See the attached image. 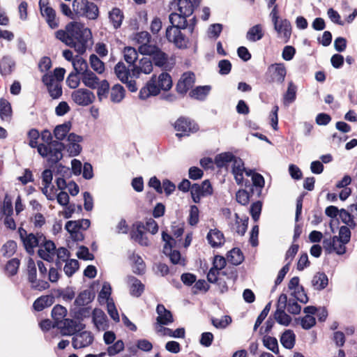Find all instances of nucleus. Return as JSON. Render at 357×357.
<instances>
[{"label": "nucleus", "mask_w": 357, "mask_h": 357, "mask_svg": "<svg viewBox=\"0 0 357 357\" xmlns=\"http://www.w3.org/2000/svg\"><path fill=\"white\" fill-rule=\"evenodd\" d=\"M158 84L160 89L163 91H169L172 86V79L171 75L167 73L163 72L158 76Z\"/></svg>", "instance_id": "obj_42"}, {"label": "nucleus", "mask_w": 357, "mask_h": 357, "mask_svg": "<svg viewBox=\"0 0 357 357\" xmlns=\"http://www.w3.org/2000/svg\"><path fill=\"white\" fill-rule=\"evenodd\" d=\"M162 240L165 242L163 247V253L169 257L171 262L174 264L185 266V259L181 258L180 252L172 249V243L175 241L172 236L165 231H162Z\"/></svg>", "instance_id": "obj_7"}, {"label": "nucleus", "mask_w": 357, "mask_h": 357, "mask_svg": "<svg viewBox=\"0 0 357 357\" xmlns=\"http://www.w3.org/2000/svg\"><path fill=\"white\" fill-rule=\"evenodd\" d=\"M337 243H338L337 236L324 238L323 241V247L325 251L328 254L335 252L338 255H344L346 252V247H344L342 244V245L337 246Z\"/></svg>", "instance_id": "obj_16"}, {"label": "nucleus", "mask_w": 357, "mask_h": 357, "mask_svg": "<svg viewBox=\"0 0 357 357\" xmlns=\"http://www.w3.org/2000/svg\"><path fill=\"white\" fill-rule=\"evenodd\" d=\"M18 233L26 250L29 253L33 252V248L42 245L45 240V236L43 234H37V236L32 233L28 234L22 227L18 229Z\"/></svg>", "instance_id": "obj_8"}, {"label": "nucleus", "mask_w": 357, "mask_h": 357, "mask_svg": "<svg viewBox=\"0 0 357 357\" xmlns=\"http://www.w3.org/2000/svg\"><path fill=\"white\" fill-rule=\"evenodd\" d=\"M93 341V336L89 331H82L75 333L72 345L75 349H81L89 346Z\"/></svg>", "instance_id": "obj_14"}, {"label": "nucleus", "mask_w": 357, "mask_h": 357, "mask_svg": "<svg viewBox=\"0 0 357 357\" xmlns=\"http://www.w3.org/2000/svg\"><path fill=\"white\" fill-rule=\"evenodd\" d=\"M58 296L61 297L63 301L66 302L71 301L75 296V291L71 287H68L65 289H59L57 291Z\"/></svg>", "instance_id": "obj_56"}, {"label": "nucleus", "mask_w": 357, "mask_h": 357, "mask_svg": "<svg viewBox=\"0 0 357 357\" xmlns=\"http://www.w3.org/2000/svg\"><path fill=\"white\" fill-rule=\"evenodd\" d=\"M130 260L132 261V271L135 274L142 275L145 271V264L142 258L138 255L133 254L130 257Z\"/></svg>", "instance_id": "obj_39"}, {"label": "nucleus", "mask_w": 357, "mask_h": 357, "mask_svg": "<svg viewBox=\"0 0 357 357\" xmlns=\"http://www.w3.org/2000/svg\"><path fill=\"white\" fill-rule=\"evenodd\" d=\"M66 315V308L61 305H56L52 310V317L54 322V326L56 327L58 324H60L63 321Z\"/></svg>", "instance_id": "obj_33"}, {"label": "nucleus", "mask_w": 357, "mask_h": 357, "mask_svg": "<svg viewBox=\"0 0 357 357\" xmlns=\"http://www.w3.org/2000/svg\"><path fill=\"white\" fill-rule=\"evenodd\" d=\"M272 18V22L274 24V29L278 33H283V38L284 43H288L291 35V24L289 20L284 19L278 24V6L275 5L270 13Z\"/></svg>", "instance_id": "obj_5"}, {"label": "nucleus", "mask_w": 357, "mask_h": 357, "mask_svg": "<svg viewBox=\"0 0 357 357\" xmlns=\"http://www.w3.org/2000/svg\"><path fill=\"white\" fill-rule=\"evenodd\" d=\"M20 261L17 258H13L8 261L6 265V272L10 275H15L18 271Z\"/></svg>", "instance_id": "obj_57"}, {"label": "nucleus", "mask_w": 357, "mask_h": 357, "mask_svg": "<svg viewBox=\"0 0 357 357\" xmlns=\"http://www.w3.org/2000/svg\"><path fill=\"white\" fill-rule=\"evenodd\" d=\"M78 75H79V72L78 70H77V72L74 71L70 73L66 79V84L69 88L75 89L79 86L80 79L77 78Z\"/></svg>", "instance_id": "obj_63"}, {"label": "nucleus", "mask_w": 357, "mask_h": 357, "mask_svg": "<svg viewBox=\"0 0 357 357\" xmlns=\"http://www.w3.org/2000/svg\"><path fill=\"white\" fill-rule=\"evenodd\" d=\"M43 83L47 86L50 96L53 99H58L62 96V87L59 83L54 86L53 76L49 73H45L42 77Z\"/></svg>", "instance_id": "obj_13"}, {"label": "nucleus", "mask_w": 357, "mask_h": 357, "mask_svg": "<svg viewBox=\"0 0 357 357\" xmlns=\"http://www.w3.org/2000/svg\"><path fill=\"white\" fill-rule=\"evenodd\" d=\"M124 59L131 65H134L138 58V51L133 47L127 46L123 48Z\"/></svg>", "instance_id": "obj_40"}, {"label": "nucleus", "mask_w": 357, "mask_h": 357, "mask_svg": "<svg viewBox=\"0 0 357 357\" xmlns=\"http://www.w3.org/2000/svg\"><path fill=\"white\" fill-rule=\"evenodd\" d=\"M66 29L70 32V38L74 44V45H71L70 47L74 48L78 54H84L88 47L89 40L93 38L91 29L85 27L84 23L75 21L67 24Z\"/></svg>", "instance_id": "obj_1"}, {"label": "nucleus", "mask_w": 357, "mask_h": 357, "mask_svg": "<svg viewBox=\"0 0 357 357\" xmlns=\"http://www.w3.org/2000/svg\"><path fill=\"white\" fill-rule=\"evenodd\" d=\"M264 36L261 24H256L252 26L246 34V38L248 40L255 42L261 40Z\"/></svg>", "instance_id": "obj_37"}, {"label": "nucleus", "mask_w": 357, "mask_h": 357, "mask_svg": "<svg viewBox=\"0 0 357 357\" xmlns=\"http://www.w3.org/2000/svg\"><path fill=\"white\" fill-rule=\"evenodd\" d=\"M12 114V108L10 103L4 98L0 99V116L1 119L6 117H10Z\"/></svg>", "instance_id": "obj_51"}, {"label": "nucleus", "mask_w": 357, "mask_h": 357, "mask_svg": "<svg viewBox=\"0 0 357 357\" xmlns=\"http://www.w3.org/2000/svg\"><path fill=\"white\" fill-rule=\"evenodd\" d=\"M92 321L98 331H105L108 328L107 316L101 309L95 308L92 311Z\"/></svg>", "instance_id": "obj_17"}, {"label": "nucleus", "mask_w": 357, "mask_h": 357, "mask_svg": "<svg viewBox=\"0 0 357 357\" xmlns=\"http://www.w3.org/2000/svg\"><path fill=\"white\" fill-rule=\"evenodd\" d=\"M236 155L231 152H224L215 155L214 162L219 169L227 167L229 162L235 160Z\"/></svg>", "instance_id": "obj_26"}, {"label": "nucleus", "mask_w": 357, "mask_h": 357, "mask_svg": "<svg viewBox=\"0 0 357 357\" xmlns=\"http://www.w3.org/2000/svg\"><path fill=\"white\" fill-rule=\"evenodd\" d=\"M95 298V293L91 289H85L81 291L74 301V305L77 307L86 306L91 303Z\"/></svg>", "instance_id": "obj_20"}, {"label": "nucleus", "mask_w": 357, "mask_h": 357, "mask_svg": "<svg viewBox=\"0 0 357 357\" xmlns=\"http://www.w3.org/2000/svg\"><path fill=\"white\" fill-rule=\"evenodd\" d=\"M67 140L68 142V152L69 156L74 157L79 155L82 151V147L79 143L83 141V137L74 132H70L68 135Z\"/></svg>", "instance_id": "obj_11"}, {"label": "nucleus", "mask_w": 357, "mask_h": 357, "mask_svg": "<svg viewBox=\"0 0 357 357\" xmlns=\"http://www.w3.org/2000/svg\"><path fill=\"white\" fill-rule=\"evenodd\" d=\"M73 66L74 71L77 72V70H78L81 75L84 70H89L86 60L78 56L73 61Z\"/></svg>", "instance_id": "obj_59"}, {"label": "nucleus", "mask_w": 357, "mask_h": 357, "mask_svg": "<svg viewBox=\"0 0 357 357\" xmlns=\"http://www.w3.org/2000/svg\"><path fill=\"white\" fill-rule=\"evenodd\" d=\"M55 36L57 39H59L70 47L71 45H74V44L73 43V40L70 38V32H68L66 30H58L55 32Z\"/></svg>", "instance_id": "obj_61"}, {"label": "nucleus", "mask_w": 357, "mask_h": 357, "mask_svg": "<svg viewBox=\"0 0 357 357\" xmlns=\"http://www.w3.org/2000/svg\"><path fill=\"white\" fill-rule=\"evenodd\" d=\"M89 225H65V227L74 241H81L84 239V235L80 231L81 229H87Z\"/></svg>", "instance_id": "obj_23"}, {"label": "nucleus", "mask_w": 357, "mask_h": 357, "mask_svg": "<svg viewBox=\"0 0 357 357\" xmlns=\"http://www.w3.org/2000/svg\"><path fill=\"white\" fill-rule=\"evenodd\" d=\"M136 229L130 231V237L141 244H144L143 234L145 230H149L152 234L158 231V225H137ZM146 244V243H144Z\"/></svg>", "instance_id": "obj_15"}, {"label": "nucleus", "mask_w": 357, "mask_h": 357, "mask_svg": "<svg viewBox=\"0 0 357 357\" xmlns=\"http://www.w3.org/2000/svg\"><path fill=\"white\" fill-rule=\"evenodd\" d=\"M174 129L178 131L176 136L181 139L183 137H188L199 130V126L194 121L185 116L179 117L174 125Z\"/></svg>", "instance_id": "obj_4"}, {"label": "nucleus", "mask_w": 357, "mask_h": 357, "mask_svg": "<svg viewBox=\"0 0 357 357\" xmlns=\"http://www.w3.org/2000/svg\"><path fill=\"white\" fill-rule=\"evenodd\" d=\"M264 347L275 354L279 353L278 340L275 337L265 335L263 338Z\"/></svg>", "instance_id": "obj_52"}, {"label": "nucleus", "mask_w": 357, "mask_h": 357, "mask_svg": "<svg viewBox=\"0 0 357 357\" xmlns=\"http://www.w3.org/2000/svg\"><path fill=\"white\" fill-rule=\"evenodd\" d=\"M264 184V178L261 174L257 173L253 175V178H252V187H255L256 188L257 197H261Z\"/></svg>", "instance_id": "obj_46"}, {"label": "nucleus", "mask_w": 357, "mask_h": 357, "mask_svg": "<svg viewBox=\"0 0 357 357\" xmlns=\"http://www.w3.org/2000/svg\"><path fill=\"white\" fill-rule=\"evenodd\" d=\"M90 65L92 69L98 74H102L105 71V63L98 56L92 54L89 56Z\"/></svg>", "instance_id": "obj_44"}, {"label": "nucleus", "mask_w": 357, "mask_h": 357, "mask_svg": "<svg viewBox=\"0 0 357 357\" xmlns=\"http://www.w3.org/2000/svg\"><path fill=\"white\" fill-rule=\"evenodd\" d=\"M268 72L271 73V79H267L269 83L277 82L279 84H282L284 81L287 70L284 63H274L271 64L268 68Z\"/></svg>", "instance_id": "obj_12"}, {"label": "nucleus", "mask_w": 357, "mask_h": 357, "mask_svg": "<svg viewBox=\"0 0 357 357\" xmlns=\"http://www.w3.org/2000/svg\"><path fill=\"white\" fill-rule=\"evenodd\" d=\"M262 208V202L261 201H256L255 202L252 203L250 212L252 215V218L254 220V222H257L259 220V215L261 214Z\"/></svg>", "instance_id": "obj_64"}, {"label": "nucleus", "mask_w": 357, "mask_h": 357, "mask_svg": "<svg viewBox=\"0 0 357 357\" xmlns=\"http://www.w3.org/2000/svg\"><path fill=\"white\" fill-rule=\"evenodd\" d=\"M128 282L130 284V294L131 296L138 298L144 291V285L137 278L129 276L128 278Z\"/></svg>", "instance_id": "obj_24"}, {"label": "nucleus", "mask_w": 357, "mask_h": 357, "mask_svg": "<svg viewBox=\"0 0 357 357\" xmlns=\"http://www.w3.org/2000/svg\"><path fill=\"white\" fill-rule=\"evenodd\" d=\"M41 15L46 18V22L51 29H56L59 26L56 11L52 7L46 6Z\"/></svg>", "instance_id": "obj_30"}, {"label": "nucleus", "mask_w": 357, "mask_h": 357, "mask_svg": "<svg viewBox=\"0 0 357 357\" xmlns=\"http://www.w3.org/2000/svg\"><path fill=\"white\" fill-rule=\"evenodd\" d=\"M188 27V20H185L182 24L173 22V24L168 26L165 31V38L169 43L179 50H185L188 47L190 43L189 38L181 32Z\"/></svg>", "instance_id": "obj_2"}, {"label": "nucleus", "mask_w": 357, "mask_h": 357, "mask_svg": "<svg viewBox=\"0 0 357 357\" xmlns=\"http://www.w3.org/2000/svg\"><path fill=\"white\" fill-rule=\"evenodd\" d=\"M157 50H159V47L155 45H150V43H144L137 50L138 53L151 56Z\"/></svg>", "instance_id": "obj_54"}, {"label": "nucleus", "mask_w": 357, "mask_h": 357, "mask_svg": "<svg viewBox=\"0 0 357 357\" xmlns=\"http://www.w3.org/2000/svg\"><path fill=\"white\" fill-rule=\"evenodd\" d=\"M311 284L315 290H323L328 284V276L323 272H318L313 276Z\"/></svg>", "instance_id": "obj_27"}, {"label": "nucleus", "mask_w": 357, "mask_h": 357, "mask_svg": "<svg viewBox=\"0 0 357 357\" xmlns=\"http://www.w3.org/2000/svg\"><path fill=\"white\" fill-rule=\"evenodd\" d=\"M211 90V86L209 85L199 86L195 87L194 89H192L189 93V96L192 98L199 100H204Z\"/></svg>", "instance_id": "obj_32"}, {"label": "nucleus", "mask_w": 357, "mask_h": 357, "mask_svg": "<svg viewBox=\"0 0 357 357\" xmlns=\"http://www.w3.org/2000/svg\"><path fill=\"white\" fill-rule=\"evenodd\" d=\"M81 80L84 85L91 89H95L99 85L100 79L90 70H84L82 73Z\"/></svg>", "instance_id": "obj_19"}, {"label": "nucleus", "mask_w": 357, "mask_h": 357, "mask_svg": "<svg viewBox=\"0 0 357 357\" xmlns=\"http://www.w3.org/2000/svg\"><path fill=\"white\" fill-rule=\"evenodd\" d=\"M114 73L116 77L123 84H127L130 76V70L126 68V65L122 61L118 62L114 67Z\"/></svg>", "instance_id": "obj_29"}, {"label": "nucleus", "mask_w": 357, "mask_h": 357, "mask_svg": "<svg viewBox=\"0 0 357 357\" xmlns=\"http://www.w3.org/2000/svg\"><path fill=\"white\" fill-rule=\"evenodd\" d=\"M176 4L179 13L173 12L169 15L170 24H173V22H176L177 19L182 20L183 22L187 20V18L192 15L196 8L191 0H178Z\"/></svg>", "instance_id": "obj_6"}, {"label": "nucleus", "mask_w": 357, "mask_h": 357, "mask_svg": "<svg viewBox=\"0 0 357 357\" xmlns=\"http://www.w3.org/2000/svg\"><path fill=\"white\" fill-rule=\"evenodd\" d=\"M71 128L72 122L70 121H65L63 123L57 125L54 128L53 135L56 139L63 140L66 137H68Z\"/></svg>", "instance_id": "obj_25"}, {"label": "nucleus", "mask_w": 357, "mask_h": 357, "mask_svg": "<svg viewBox=\"0 0 357 357\" xmlns=\"http://www.w3.org/2000/svg\"><path fill=\"white\" fill-rule=\"evenodd\" d=\"M71 98L77 105L85 107L95 101L96 96L91 91L81 88L72 92Z\"/></svg>", "instance_id": "obj_9"}, {"label": "nucleus", "mask_w": 357, "mask_h": 357, "mask_svg": "<svg viewBox=\"0 0 357 357\" xmlns=\"http://www.w3.org/2000/svg\"><path fill=\"white\" fill-rule=\"evenodd\" d=\"M98 89L97 96L99 101H102L103 98H106L109 91V83L107 79H103L99 82V85L96 88Z\"/></svg>", "instance_id": "obj_53"}, {"label": "nucleus", "mask_w": 357, "mask_h": 357, "mask_svg": "<svg viewBox=\"0 0 357 357\" xmlns=\"http://www.w3.org/2000/svg\"><path fill=\"white\" fill-rule=\"evenodd\" d=\"M15 66V62L9 56H4L0 61V73L6 76L12 73Z\"/></svg>", "instance_id": "obj_31"}, {"label": "nucleus", "mask_w": 357, "mask_h": 357, "mask_svg": "<svg viewBox=\"0 0 357 357\" xmlns=\"http://www.w3.org/2000/svg\"><path fill=\"white\" fill-rule=\"evenodd\" d=\"M1 208L2 210H3V212L6 215L3 223H15L13 218L10 217L13 213V204L10 199H8L7 195L5 197L3 205Z\"/></svg>", "instance_id": "obj_41"}, {"label": "nucleus", "mask_w": 357, "mask_h": 357, "mask_svg": "<svg viewBox=\"0 0 357 357\" xmlns=\"http://www.w3.org/2000/svg\"><path fill=\"white\" fill-rule=\"evenodd\" d=\"M285 309H277L274 313V319L281 325H289L291 318L289 315L285 313Z\"/></svg>", "instance_id": "obj_47"}, {"label": "nucleus", "mask_w": 357, "mask_h": 357, "mask_svg": "<svg viewBox=\"0 0 357 357\" xmlns=\"http://www.w3.org/2000/svg\"><path fill=\"white\" fill-rule=\"evenodd\" d=\"M75 319L78 320H83L85 318L89 317L92 314L91 307L82 306L77 307L71 310Z\"/></svg>", "instance_id": "obj_38"}, {"label": "nucleus", "mask_w": 357, "mask_h": 357, "mask_svg": "<svg viewBox=\"0 0 357 357\" xmlns=\"http://www.w3.org/2000/svg\"><path fill=\"white\" fill-rule=\"evenodd\" d=\"M211 320V324L217 328H225L231 323V318L228 315L224 316L220 319L212 317Z\"/></svg>", "instance_id": "obj_58"}, {"label": "nucleus", "mask_w": 357, "mask_h": 357, "mask_svg": "<svg viewBox=\"0 0 357 357\" xmlns=\"http://www.w3.org/2000/svg\"><path fill=\"white\" fill-rule=\"evenodd\" d=\"M296 86L292 82L289 83L287 90L284 95V100L286 102L292 103L296 98Z\"/></svg>", "instance_id": "obj_50"}, {"label": "nucleus", "mask_w": 357, "mask_h": 357, "mask_svg": "<svg viewBox=\"0 0 357 357\" xmlns=\"http://www.w3.org/2000/svg\"><path fill=\"white\" fill-rule=\"evenodd\" d=\"M73 9L78 17H84L90 20H96L99 17L98 6L88 0H73Z\"/></svg>", "instance_id": "obj_3"}, {"label": "nucleus", "mask_w": 357, "mask_h": 357, "mask_svg": "<svg viewBox=\"0 0 357 357\" xmlns=\"http://www.w3.org/2000/svg\"><path fill=\"white\" fill-rule=\"evenodd\" d=\"M63 267V271L68 277H71L79 268V261L77 259L67 260Z\"/></svg>", "instance_id": "obj_49"}, {"label": "nucleus", "mask_w": 357, "mask_h": 357, "mask_svg": "<svg viewBox=\"0 0 357 357\" xmlns=\"http://www.w3.org/2000/svg\"><path fill=\"white\" fill-rule=\"evenodd\" d=\"M55 301L54 296L52 294L43 295L38 297L33 303V308L37 312H40L45 308L51 306Z\"/></svg>", "instance_id": "obj_22"}, {"label": "nucleus", "mask_w": 357, "mask_h": 357, "mask_svg": "<svg viewBox=\"0 0 357 357\" xmlns=\"http://www.w3.org/2000/svg\"><path fill=\"white\" fill-rule=\"evenodd\" d=\"M146 86L149 89V91L151 93V96H157L160 93V87L159 84H156V75H153L149 81L146 83Z\"/></svg>", "instance_id": "obj_60"}, {"label": "nucleus", "mask_w": 357, "mask_h": 357, "mask_svg": "<svg viewBox=\"0 0 357 357\" xmlns=\"http://www.w3.org/2000/svg\"><path fill=\"white\" fill-rule=\"evenodd\" d=\"M296 335L294 332L291 330L285 331L281 337L280 342L284 347L288 349H291L295 344Z\"/></svg>", "instance_id": "obj_35"}, {"label": "nucleus", "mask_w": 357, "mask_h": 357, "mask_svg": "<svg viewBox=\"0 0 357 357\" xmlns=\"http://www.w3.org/2000/svg\"><path fill=\"white\" fill-rule=\"evenodd\" d=\"M126 90L119 84L114 85L112 88L110 98L111 101L115 103L120 102L125 97Z\"/></svg>", "instance_id": "obj_36"}, {"label": "nucleus", "mask_w": 357, "mask_h": 357, "mask_svg": "<svg viewBox=\"0 0 357 357\" xmlns=\"http://www.w3.org/2000/svg\"><path fill=\"white\" fill-rule=\"evenodd\" d=\"M56 255L57 256V259L55 262V265L57 268H61L62 262H65L68 260L70 252L66 248L61 247L58 250H56Z\"/></svg>", "instance_id": "obj_48"}, {"label": "nucleus", "mask_w": 357, "mask_h": 357, "mask_svg": "<svg viewBox=\"0 0 357 357\" xmlns=\"http://www.w3.org/2000/svg\"><path fill=\"white\" fill-rule=\"evenodd\" d=\"M79 324L76 321L70 319H64L58 324L56 328L60 329L62 335L68 336L74 335L78 330Z\"/></svg>", "instance_id": "obj_18"}, {"label": "nucleus", "mask_w": 357, "mask_h": 357, "mask_svg": "<svg viewBox=\"0 0 357 357\" xmlns=\"http://www.w3.org/2000/svg\"><path fill=\"white\" fill-rule=\"evenodd\" d=\"M17 249V243L14 241H7L1 248V252L4 257H10L14 255Z\"/></svg>", "instance_id": "obj_55"}, {"label": "nucleus", "mask_w": 357, "mask_h": 357, "mask_svg": "<svg viewBox=\"0 0 357 357\" xmlns=\"http://www.w3.org/2000/svg\"><path fill=\"white\" fill-rule=\"evenodd\" d=\"M227 259L234 265H239L244 259L243 255L240 249L233 248L227 255Z\"/></svg>", "instance_id": "obj_45"}, {"label": "nucleus", "mask_w": 357, "mask_h": 357, "mask_svg": "<svg viewBox=\"0 0 357 357\" xmlns=\"http://www.w3.org/2000/svg\"><path fill=\"white\" fill-rule=\"evenodd\" d=\"M195 82V73L189 71L184 73L176 85V91L181 95H185L191 89Z\"/></svg>", "instance_id": "obj_10"}, {"label": "nucleus", "mask_w": 357, "mask_h": 357, "mask_svg": "<svg viewBox=\"0 0 357 357\" xmlns=\"http://www.w3.org/2000/svg\"><path fill=\"white\" fill-rule=\"evenodd\" d=\"M158 314L157 321L160 325H169L174 321L172 312L167 310L162 304H158L156 307Z\"/></svg>", "instance_id": "obj_21"}, {"label": "nucleus", "mask_w": 357, "mask_h": 357, "mask_svg": "<svg viewBox=\"0 0 357 357\" xmlns=\"http://www.w3.org/2000/svg\"><path fill=\"white\" fill-rule=\"evenodd\" d=\"M207 240L213 248L220 246L225 242L223 234L216 229H210L207 234Z\"/></svg>", "instance_id": "obj_28"}, {"label": "nucleus", "mask_w": 357, "mask_h": 357, "mask_svg": "<svg viewBox=\"0 0 357 357\" xmlns=\"http://www.w3.org/2000/svg\"><path fill=\"white\" fill-rule=\"evenodd\" d=\"M152 59L155 66L162 68L167 63L168 55L159 47V50L152 55Z\"/></svg>", "instance_id": "obj_43"}, {"label": "nucleus", "mask_w": 357, "mask_h": 357, "mask_svg": "<svg viewBox=\"0 0 357 357\" xmlns=\"http://www.w3.org/2000/svg\"><path fill=\"white\" fill-rule=\"evenodd\" d=\"M109 18L114 27L116 29L121 26L124 16L123 12L119 8L115 7L109 11Z\"/></svg>", "instance_id": "obj_34"}, {"label": "nucleus", "mask_w": 357, "mask_h": 357, "mask_svg": "<svg viewBox=\"0 0 357 357\" xmlns=\"http://www.w3.org/2000/svg\"><path fill=\"white\" fill-rule=\"evenodd\" d=\"M27 276L29 282H33L37 278L36 266L33 259L29 258L27 262Z\"/></svg>", "instance_id": "obj_62"}]
</instances>
